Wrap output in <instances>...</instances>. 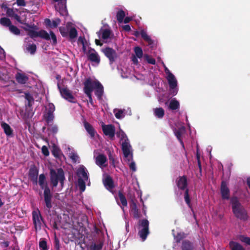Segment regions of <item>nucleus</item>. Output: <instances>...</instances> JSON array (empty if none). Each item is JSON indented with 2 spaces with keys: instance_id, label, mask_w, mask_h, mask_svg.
<instances>
[{
  "instance_id": "obj_1",
  "label": "nucleus",
  "mask_w": 250,
  "mask_h": 250,
  "mask_svg": "<svg viewBox=\"0 0 250 250\" xmlns=\"http://www.w3.org/2000/svg\"><path fill=\"white\" fill-rule=\"evenodd\" d=\"M230 204L232 205V212L237 218L244 221L248 219L247 211L240 203L237 197H232L230 199Z\"/></svg>"
},
{
  "instance_id": "obj_2",
  "label": "nucleus",
  "mask_w": 250,
  "mask_h": 250,
  "mask_svg": "<svg viewBox=\"0 0 250 250\" xmlns=\"http://www.w3.org/2000/svg\"><path fill=\"white\" fill-rule=\"evenodd\" d=\"M50 185L53 187H55L57 186L58 182L60 181L61 186H63V182L65 180L64 173L62 168H59L57 169V171L51 169L50 170Z\"/></svg>"
},
{
  "instance_id": "obj_3",
  "label": "nucleus",
  "mask_w": 250,
  "mask_h": 250,
  "mask_svg": "<svg viewBox=\"0 0 250 250\" xmlns=\"http://www.w3.org/2000/svg\"><path fill=\"white\" fill-rule=\"evenodd\" d=\"M139 226L142 229L139 231L138 235L142 240L144 241L149 233V222L146 219H143L139 221Z\"/></svg>"
},
{
  "instance_id": "obj_4",
  "label": "nucleus",
  "mask_w": 250,
  "mask_h": 250,
  "mask_svg": "<svg viewBox=\"0 0 250 250\" xmlns=\"http://www.w3.org/2000/svg\"><path fill=\"white\" fill-rule=\"evenodd\" d=\"M131 146L129 144L128 139H126L125 141H123L122 144V149L124 157L126 159L128 163L133 159V154L130 150Z\"/></svg>"
},
{
  "instance_id": "obj_5",
  "label": "nucleus",
  "mask_w": 250,
  "mask_h": 250,
  "mask_svg": "<svg viewBox=\"0 0 250 250\" xmlns=\"http://www.w3.org/2000/svg\"><path fill=\"white\" fill-rule=\"evenodd\" d=\"M167 79L169 84L170 94L175 96L178 91L176 89L177 86V81L174 75L171 73H169V75L167 76Z\"/></svg>"
},
{
  "instance_id": "obj_6",
  "label": "nucleus",
  "mask_w": 250,
  "mask_h": 250,
  "mask_svg": "<svg viewBox=\"0 0 250 250\" xmlns=\"http://www.w3.org/2000/svg\"><path fill=\"white\" fill-rule=\"evenodd\" d=\"M57 86L63 98L70 102L75 103V101H74L75 100V98L73 96L71 91L69 89L66 87L62 88L60 85V82L58 83Z\"/></svg>"
},
{
  "instance_id": "obj_7",
  "label": "nucleus",
  "mask_w": 250,
  "mask_h": 250,
  "mask_svg": "<svg viewBox=\"0 0 250 250\" xmlns=\"http://www.w3.org/2000/svg\"><path fill=\"white\" fill-rule=\"evenodd\" d=\"M97 83H100L98 80L93 81L90 78L86 79L83 83L84 92L85 93H92L96 87Z\"/></svg>"
},
{
  "instance_id": "obj_8",
  "label": "nucleus",
  "mask_w": 250,
  "mask_h": 250,
  "mask_svg": "<svg viewBox=\"0 0 250 250\" xmlns=\"http://www.w3.org/2000/svg\"><path fill=\"white\" fill-rule=\"evenodd\" d=\"M86 55L87 59L89 61L95 62L97 64H99L100 62V57L94 49L89 47Z\"/></svg>"
},
{
  "instance_id": "obj_9",
  "label": "nucleus",
  "mask_w": 250,
  "mask_h": 250,
  "mask_svg": "<svg viewBox=\"0 0 250 250\" xmlns=\"http://www.w3.org/2000/svg\"><path fill=\"white\" fill-rule=\"evenodd\" d=\"M102 52L104 55L109 59L110 63L112 64L117 58V53L113 48L107 47L102 49Z\"/></svg>"
},
{
  "instance_id": "obj_10",
  "label": "nucleus",
  "mask_w": 250,
  "mask_h": 250,
  "mask_svg": "<svg viewBox=\"0 0 250 250\" xmlns=\"http://www.w3.org/2000/svg\"><path fill=\"white\" fill-rule=\"evenodd\" d=\"M43 196L46 207L49 210L52 207V199L53 197L52 192L51 191L50 189L44 188Z\"/></svg>"
},
{
  "instance_id": "obj_11",
  "label": "nucleus",
  "mask_w": 250,
  "mask_h": 250,
  "mask_svg": "<svg viewBox=\"0 0 250 250\" xmlns=\"http://www.w3.org/2000/svg\"><path fill=\"white\" fill-rule=\"evenodd\" d=\"M32 217L35 229H37L38 228L41 229L42 222H43V220L38 209L32 212Z\"/></svg>"
},
{
  "instance_id": "obj_12",
  "label": "nucleus",
  "mask_w": 250,
  "mask_h": 250,
  "mask_svg": "<svg viewBox=\"0 0 250 250\" xmlns=\"http://www.w3.org/2000/svg\"><path fill=\"white\" fill-rule=\"evenodd\" d=\"M39 37L47 41H49L51 39L52 40L53 44H55L57 43V38L53 31H50V35L45 30H41L39 32Z\"/></svg>"
},
{
  "instance_id": "obj_13",
  "label": "nucleus",
  "mask_w": 250,
  "mask_h": 250,
  "mask_svg": "<svg viewBox=\"0 0 250 250\" xmlns=\"http://www.w3.org/2000/svg\"><path fill=\"white\" fill-rule=\"evenodd\" d=\"M102 130L104 134L108 136L111 139H113L115 136V128L114 125H102Z\"/></svg>"
},
{
  "instance_id": "obj_14",
  "label": "nucleus",
  "mask_w": 250,
  "mask_h": 250,
  "mask_svg": "<svg viewBox=\"0 0 250 250\" xmlns=\"http://www.w3.org/2000/svg\"><path fill=\"white\" fill-rule=\"evenodd\" d=\"M186 131V129L184 126H181L178 129H175L174 130V133L176 138L179 141L180 144L182 146L183 148H184V144L183 141L182 140V136L183 134L185 133Z\"/></svg>"
},
{
  "instance_id": "obj_15",
  "label": "nucleus",
  "mask_w": 250,
  "mask_h": 250,
  "mask_svg": "<svg viewBox=\"0 0 250 250\" xmlns=\"http://www.w3.org/2000/svg\"><path fill=\"white\" fill-rule=\"evenodd\" d=\"M38 172V169L35 165H33L30 167L29 170V177L32 181L37 183Z\"/></svg>"
},
{
  "instance_id": "obj_16",
  "label": "nucleus",
  "mask_w": 250,
  "mask_h": 250,
  "mask_svg": "<svg viewBox=\"0 0 250 250\" xmlns=\"http://www.w3.org/2000/svg\"><path fill=\"white\" fill-rule=\"evenodd\" d=\"M176 182L178 188H187L188 180L185 175L178 177Z\"/></svg>"
},
{
  "instance_id": "obj_17",
  "label": "nucleus",
  "mask_w": 250,
  "mask_h": 250,
  "mask_svg": "<svg viewBox=\"0 0 250 250\" xmlns=\"http://www.w3.org/2000/svg\"><path fill=\"white\" fill-rule=\"evenodd\" d=\"M104 93V87L100 83H97L96 87L95 88V94L99 100L102 99Z\"/></svg>"
},
{
  "instance_id": "obj_18",
  "label": "nucleus",
  "mask_w": 250,
  "mask_h": 250,
  "mask_svg": "<svg viewBox=\"0 0 250 250\" xmlns=\"http://www.w3.org/2000/svg\"><path fill=\"white\" fill-rule=\"evenodd\" d=\"M15 79L17 82L20 84H25L28 81V77L24 74L18 72L16 76Z\"/></svg>"
},
{
  "instance_id": "obj_19",
  "label": "nucleus",
  "mask_w": 250,
  "mask_h": 250,
  "mask_svg": "<svg viewBox=\"0 0 250 250\" xmlns=\"http://www.w3.org/2000/svg\"><path fill=\"white\" fill-rule=\"evenodd\" d=\"M104 185L106 188H114V181L112 178L109 175H106L103 179Z\"/></svg>"
},
{
  "instance_id": "obj_20",
  "label": "nucleus",
  "mask_w": 250,
  "mask_h": 250,
  "mask_svg": "<svg viewBox=\"0 0 250 250\" xmlns=\"http://www.w3.org/2000/svg\"><path fill=\"white\" fill-rule=\"evenodd\" d=\"M84 128L91 138H94L95 135L96 131L93 127L89 123L84 121L83 122Z\"/></svg>"
},
{
  "instance_id": "obj_21",
  "label": "nucleus",
  "mask_w": 250,
  "mask_h": 250,
  "mask_svg": "<svg viewBox=\"0 0 250 250\" xmlns=\"http://www.w3.org/2000/svg\"><path fill=\"white\" fill-rule=\"evenodd\" d=\"M87 170L84 166L80 167L77 171V174L79 177H82L83 179L88 180V176Z\"/></svg>"
},
{
  "instance_id": "obj_22",
  "label": "nucleus",
  "mask_w": 250,
  "mask_h": 250,
  "mask_svg": "<svg viewBox=\"0 0 250 250\" xmlns=\"http://www.w3.org/2000/svg\"><path fill=\"white\" fill-rule=\"evenodd\" d=\"M59 7H56L57 11L60 13V15L62 16H66L68 12L66 9V3L65 4L63 3H58Z\"/></svg>"
},
{
  "instance_id": "obj_23",
  "label": "nucleus",
  "mask_w": 250,
  "mask_h": 250,
  "mask_svg": "<svg viewBox=\"0 0 250 250\" xmlns=\"http://www.w3.org/2000/svg\"><path fill=\"white\" fill-rule=\"evenodd\" d=\"M182 250H194L193 243L188 240L183 241L181 246Z\"/></svg>"
},
{
  "instance_id": "obj_24",
  "label": "nucleus",
  "mask_w": 250,
  "mask_h": 250,
  "mask_svg": "<svg viewBox=\"0 0 250 250\" xmlns=\"http://www.w3.org/2000/svg\"><path fill=\"white\" fill-rule=\"evenodd\" d=\"M107 159L106 156L103 154L98 155L96 158V164L99 167H101L104 166V164L106 162Z\"/></svg>"
},
{
  "instance_id": "obj_25",
  "label": "nucleus",
  "mask_w": 250,
  "mask_h": 250,
  "mask_svg": "<svg viewBox=\"0 0 250 250\" xmlns=\"http://www.w3.org/2000/svg\"><path fill=\"white\" fill-rule=\"evenodd\" d=\"M1 126L3 128L4 133L7 136H10L13 134V130L10 126L5 122H2L1 124Z\"/></svg>"
},
{
  "instance_id": "obj_26",
  "label": "nucleus",
  "mask_w": 250,
  "mask_h": 250,
  "mask_svg": "<svg viewBox=\"0 0 250 250\" xmlns=\"http://www.w3.org/2000/svg\"><path fill=\"white\" fill-rule=\"evenodd\" d=\"M131 208L134 218L138 219L140 217V213L139 211V209L137 208L136 203L132 201V204L131 205Z\"/></svg>"
},
{
  "instance_id": "obj_27",
  "label": "nucleus",
  "mask_w": 250,
  "mask_h": 250,
  "mask_svg": "<svg viewBox=\"0 0 250 250\" xmlns=\"http://www.w3.org/2000/svg\"><path fill=\"white\" fill-rule=\"evenodd\" d=\"M229 247L231 250H245L241 245L233 241L229 242Z\"/></svg>"
},
{
  "instance_id": "obj_28",
  "label": "nucleus",
  "mask_w": 250,
  "mask_h": 250,
  "mask_svg": "<svg viewBox=\"0 0 250 250\" xmlns=\"http://www.w3.org/2000/svg\"><path fill=\"white\" fill-rule=\"evenodd\" d=\"M168 107L172 110L178 109L180 107L179 102L175 98H173L170 101Z\"/></svg>"
},
{
  "instance_id": "obj_29",
  "label": "nucleus",
  "mask_w": 250,
  "mask_h": 250,
  "mask_svg": "<svg viewBox=\"0 0 250 250\" xmlns=\"http://www.w3.org/2000/svg\"><path fill=\"white\" fill-rule=\"evenodd\" d=\"M102 31V38L104 40H105L108 39L110 36L111 31L109 29H105L103 30H101L99 32H97V34L100 37V32Z\"/></svg>"
},
{
  "instance_id": "obj_30",
  "label": "nucleus",
  "mask_w": 250,
  "mask_h": 250,
  "mask_svg": "<svg viewBox=\"0 0 250 250\" xmlns=\"http://www.w3.org/2000/svg\"><path fill=\"white\" fill-rule=\"evenodd\" d=\"M154 115L159 119H162L165 115V110L162 107H158L154 109Z\"/></svg>"
},
{
  "instance_id": "obj_31",
  "label": "nucleus",
  "mask_w": 250,
  "mask_h": 250,
  "mask_svg": "<svg viewBox=\"0 0 250 250\" xmlns=\"http://www.w3.org/2000/svg\"><path fill=\"white\" fill-rule=\"evenodd\" d=\"M23 29L27 32V35L32 39L39 37V32L36 31L34 29H28L25 27H23Z\"/></svg>"
},
{
  "instance_id": "obj_32",
  "label": "nucleus",
  "mask_w": 250,
  "mask_h": 250,
  "mask_svg": "<svg viewBox=\"0 0 250 250\" xmlns=\"http://www.w3.org/2000/svg\"><path fill=\"white\" fill-rule=\"evenodd\" d=\"M39 184L41 188H48L45 176L43 174L40 175L39 177Z\"/></svg>"
},
{
  "instance_id": "obj_33",
  "label": "nucleus",
  "mask_w": 250,
  "mask_h": 250,
  "mask_svg": "<svg viewBox=\"0 0 250 250\" xmlns=\"http://www.w3.org/2000/svg\"><path fill=\"white\" fill-rule=\"evenodd\" d=\"M104 244L102 242L99 241L97 243H93L90 246V250H101L103 248Z\"/></svg>"
},
{
  "instance_id": "obj_34",
  "label": "nucleus",
  "mask_w": 250,
  "mask_h": 250,
  "mask_svg": "<svg viewBox=\"0 0 250 250\" xmlns=\"http://www.w3.org/2000/svg\"><path fill=\"white\" fill-rule=\"evenodd\" d=\"M26 49L31 55H34L36 52L37 46L35 43H28L26 45Z\"/></svg>"
},
{
  "instance_id": "obj_35",
  "label": "nucleus",
  "mask_w": 250,
  "mask_h": 250,
  "mask_svg": "<svg viewBox=\"0 0 250 250\" xmlns=\"http://www.w3.org/2000/svg\"><path fill=\"white\" fill-rule=\"evenodd\" d=\"M221 194L222 199L228 200L230 197V191L229 188H221Z\"/></svg>"
},
{
  "instance_id": "obj_36",
  "label": "nucleus",
  "mask_w": 250,
  "mask_h": 250,
  "mask_svg": "<svg viewBox=\"0 0 250 250\" xmlns=\"http://www.w3.org/2000/svg\"><path fill=\"white\" fill-rule=\"evenodd\" d=\"M118 196L122 206L123 207H126L127 205V200L125 196L123 194L122 190L119 191Z\"/></svg>"
},
{
  "instance_id": "obj_37",
  "label": "nucleus",
  "mask_w": 250,
  "mask_h": 250,
  "mask_svg": "<svg viewBox=\"0 0 250 250\" xmlns=\"http://www.w3.org/2000/svg\"><path fill=\"white\" fill-rule=\"evenodd\" d=\"M140 35L145 41L148 42L149 45H151L153 43L152 40L144 30H142L141 31Z\"/></svg>"
},
{
  "instance_id": "obj_38",
  "label": "nucleus",
  "mask_w": 250,
  "mask_h": 250,
  "mask_svg": "<svg viewBox=\"0 0 250 250\" xmlns=\"http://www.w3.org/2000/svg\"><path fill=\"white\" fill-rule=\"evenodd\" d=\"M125 14L124 11L122 9L119 10L117 13L116 17L119 23H122L125 17Z\"/></svg>"
},
{
  "instance_id": "obj_39",
  "label": "nucleus",
  "mask_w": 250,
  "mask_h": 250,
  "mask_svg": "<svg viewBox=\"0 0 250 250\" xmlns=\"http://www.w3.org/2000/svg\"><path fill=\"white\" fill-rule=\"evenodd\" d=\"M44 118L47 124H49L53 122L54 116L53 113L46 112L44 115Z\"/></svg>"
},
{
  "instance_id": "obj_40",
  "label": "nucleus",
  "mask_w": 250,
  "mask_h": 250,
  "mask_svg": "<svg viewBox=\"0 0 250 250\" xmlns=\"http://www.w3.org/2000/svg\"><path fill=\"white\" fill-rule=\"evenodd\" d=\"M0 24L4 26L9 27L11 25V21L9 19L3 17L0 19Z\"/></svg>"
},
{
  "instance_id": "obj_41",
  "label": "nucleus",
  "mask_w": 250,
  "mask_h": 250,
  "mask_svg": "<svg viewBox=\"0 0 250 250\" xmlns=\"http://www.w3.org/2000/svg\"><path fill=\"white\" fill-rule=\"evenodd\" d=\"M39 248L41 250H48V248L47 245V242L45 238L40 239L39 243Z\"/></svg>"
},
{
  "instance_id": "obj_42",
  "label": "nucleus",
  "mask_w": 250,
  "mask_h": 250,
  "mask_svg": "<svg viewBox=\"0 0 250 250\" xmlns=\"http://www.w3.org/2000/svg\"><path fill=\"white\" fill-rule=\"evenodd\" d=\"M52 153L55 157L60 158L61 154V150L56 146L54 145L52 147Z\"/></svg>"
},
{
  "instance_id": "obj_43",
  "label": "nucleus",
  "mask_w": 250,
  "mask_h": 250,
  "mask_svg": "<svg viewBox=\"0 0 250 250\" xmlns=\"http://www.w3.org/2000/svg\"><path fill=\"white\" fill-rule=\"evenodd\" d=\"M184 199H185V201L186 204L188 205V207L189 208H191V204L190 203V199L189 195L188 194V188H186V190H185V194H184Z\"/></svg>"
},
{
  "instance_id": "obj_44",
  "label": "nucleus",
  "mask_w": 250,
  "mask_h": 250,
  "mask_svg": "<svg viewBox=\"0 0 250 250\" xmlns=\"http://www.w3.org/2000/svg\"><path fill=\"white\" fill-rule=\"evenodd\" d=\"M135 53V56L138 58H141L143 56V52L142 49L139 46H136L134 49Z\"/></svg>"
},
{
  "instance_id": "obj_45",
  "label": "nucleus",
  "mask_w": 250,
  "mask_h": 250,
  "mask_svg": "<svg viewBox=\"0 0 250 250\" xmlns=\"http://www.w3.org/2000/svg\"><path fill=\"white\" fill-rule=\"evenodd\" d=\"M186 238V235L184 232H179L175 236V240L177 243H179L183 239Z\"/></svg>"
},
{
  "instance_id": "obj_46",
  "label": "nucleus",
  "mask_w": 250,
  "mask_h": 250,
  "mask_svg": "<svg viewBox=\"0 0 250 250\" xmlns=\"http://www.w3.org/2000/svg\"><path fill=\"white\" fill-rule=\"evenodd\" d=\"M10 31L16 35H19L21 33L20 30L16 26L12 25L9 27Z\"/></svg>"
},
{
  "instance_id": "obj_47",
  "label": "nucleus",
  "mask_w": 250,
  "mask_h": 250,
  "mask_svg": "<svg viewBox=\"0 0 250 250\" xmlns=\"http://www.w3.org/2000/svg\"><path fill=\"white\" fill-rule=\"evenodd\" d=\"M78 32L76 29L74 27H72L70 29L69 32V36L70 39H73L77 37Z\"/></svg>"
},
{
  "instance_id": "obj_48",
  "label": "nucleus",
  "mask_w": 250,
  "mask_h": 250,
  "mask_svg": "<svg viewBox=\"0 0 250 250\" xmlns=\"http://www.w3.org/2000/svg\"><path fill=\"white\" fill-rule=\"evenodd\" d=\"M117 136L118 137L120 138L121 140H124V141H125L126 139H128L125 133L122 130L117 133Z\"/></svg>"
},
{
  "instance_id": "obj_49",
  "label": "nucleus",
  "mask_w": 250,
  "mask_h": 250,
  "mask_svg": "<svg viewBox=\"0 0 250 250\" xmlns=\"http://www.w3.org/2000/svg\"><path fill=\"white\" fill-rule=\"evenodd\" d=\"M144 58L145 60L149 64H155L156 63V61L155 59L150 57L148 54H145L144 55Z\"/></svg>"
},
{
  "instance_id": "obj_50",
  "label": "nucleus",
  "mask_w": 250,
  "mask_h": 250,
  "mask_svg": "<svg viewBox=\"0 0 250 250\" xmlns=\"http://www.w3.org/2000/svg\"><path fill=\"white\" fill-rule=\"evenodd\" d=\"M87 180L83 179L82 177H79L78 179V185L79 188H85V181Z\"/></svg>"
},
{
  "instance_id": "obj_51",
  "label": "nucleus",
  "mask_w": 250,
  "mask_h": 250,
  "mask_svg": "<svg viewBox=\"0 0 250 250\" xmlns=\"http://www.w3.org/2000/svg\"><path fill=\"white\" fill-rule=\"evenodd\" d=\"M25 99L28 101V106L31 105V103L33 102L34 99L32 97V96L29 93H26L25 94Z\"/></svg>"
},
{
  "instance_id": "obj_52",
  "label": "nucleus",
  "mask_w": 250,
  "mask_h": 250,
  "mask_svg": "<svg viewBox=\"0 0 250 250\" xmlns=\"http://www.w3.org/2000/svg\"><path fill=\"white\" fill-rule=\"evenodd\" d=\"M59 31L62 37H65L68 36V30L65 27H60Z\"/></svg>"
},
{
  "instance_id": "obj_53",
  "label": "nucleus",
  "mask_w": 250,
  "mask_h": 250,
  "mask_svg": "<svg viewBox=\"0 0 250 250\" xmlns=\"http://www.w3.org/2000/svg\"><path fill=\"white\" fill-rule=\"evenodd\" d=\"M54 246L55 250H61L60 241L56 236L54 237Z\"/></svg>"
},
{
  "instance_id": "obj_54",
  "label": "nucleus",
  "mask_w": 250,
  "mask_h": 250,
  "mask_svg": "<svg viewBox=\"0 0 250 250\" xmlns=\"http://www.w3.org/2000/svg\"><path fill=\"white\" fill-rule=\"evenodd\" d=\"M47 129L53 134H56L58 132V127L56 125H49Z\"/></svg>"
},
{
  "instance_id": "obj_55",
  "label": "nucleus",
  "mask_w": 250,
  "mask_h": 250,
  "mask_svg": "<svg viewBox=\"0 0 250 250\" xmlns=\"http://www.w3.org/2000/svg\"><path fill=\"white\" fill-rule=\"evenodd\" d=\"M60 23L61 20L59 18H56L51 22V27L53 28H56Z\"/></svg>"
},
{
  "instance_id": "obj_56",
  "label": "nucleus",
  "mask_w": 250,
  "mask_h": 250,
  "mask_svg": "<svg viewBox=\"0 0 250 250\" xmlns=\"http://www.w3.org/2000/svg\"><path fill=\"white\" fill-rule=\"evenodd\" d=\"M26 18H25V23H21L22 24H23L25 25V26L22 27V28H23V27H25V28H27L28 29H37V26L35 25L34 24L32 25H30V24L26 23Z\"/></svg>"
},
{
  "instance_id": "obj_57",
  "label": "nucleus",
  "mask_w": 250,
  "mask_h": 250,
  "mask_svg": "<svg viewBox=\"0 0 250 250\" xmlns=\"http://www.w3.org/2000/svg\"><path fill=\"white\" fill-rule=\"evenodd\" d=\"M6 14L8 17H12L15 14V12L13 8H8L6 10Z\"/></svg>"
},
{
  "instance_id": "obj_58",
  "label": "nucleus",
  "mask_w": 250,
  "mask_h": 250,
  "mask_svg": "<svg viewBox=\"0 0 250 250\" xmlns=\"http://www.w3.org/2000/svg\"><path fill=\"white\" fill-rule=\"evenodd\" d=\"M42 152L45 156H48L49 154L48 149L45 146H42Z\"/></svg>"
},
{
  "instance_id": "obj_59",
  "label": "nucleus",
  "mask_w": 250,
  "mask_h": 250,
  "mask_svg": "<svg viewBox=\"0 0 250 250\" xmlns=\"http://www.w3.org/2000/svg\"><path fill=\"white\" fill-rule=\"evenodd\" d=\"M55 110V107L54 105L52 103L49 104L48 105V109H47V112L53 113Z\"/></svg>"
},
{
  "instance_id": "obj_60",
  "label": "nucleus",
  "mask_w": 250,
  "mask_h": 250,
  "mask_svg": "<svg viewBox=\"0 0 250 250\" xmlns=\"http://www.w3.org/2000/svg\"><path fill=\"white\" fill-rule=\"evenodd\" d=\"M12 17L14 18L17 21H18L21 24L25 23V19L24 20H21L20 17L18 14L15 13L14 16Z\"/></svg>"
},
{
  "instance_id": "obj_61",
  "label": "nucleus",
  "mask_w": 250,
  "mask_h": 250,
  "mask_svg": "<svg viewBox=\"0 0 250 250\" xmlns=\"http://www.w3.org/2000/svg\"><path fill=\"white\" fill-rule=\"evenodd\" d=\"M70 158L74 163H76L79 157L76 153H72L71 154Z\"/></svg>"
},
{
  "instance_id": "obj_62",
  "label": "nucleus",
  "mask_w": 250,
  "mask_h": 250,
  "mask_svg": "<svg viewBox=\"0 0 250 250\" xmlns=\"http://www.w3.org/2000/svg\"><path fill=\"white\" fill-rule=\"evenodd\" d=\"M123 111L120 109V110H119L118 111V112L115 114V116L117 119H119L122 118L124 117L123 116Z\"/></svg>"
},
{
  "instance_id": "obj_63",
  "label": "nucleus",
  "mask_w": 250,
  "mask_h": 250,
  "mask_svg": "<svg viewBox=\"0 0 250 250\" xmlns=\"http://www.w3.org/2000/svg\"><path fill=\"white\" fill-rule=\"evenodd\" d=\"M131 161V162L129 163V168L132 171H135L136 170L135 163L132 161V160Z\"/></svg>"
},
{
  "instance_id": "obj_64",
  "label": "nucleus",
  "mask_w": 250,
  "mask_h": 250,
  "mask_svg": "<svg viewBox=\"0 0 250 250\" xmlns=\"http://www.w3.org/2000/svg\"><path fill=\"white\" fill-rule=\"evenodd\" d=\"M5 58V53L3 49L0 46V60H2Z\"/></svg>"
}]
</instances>
